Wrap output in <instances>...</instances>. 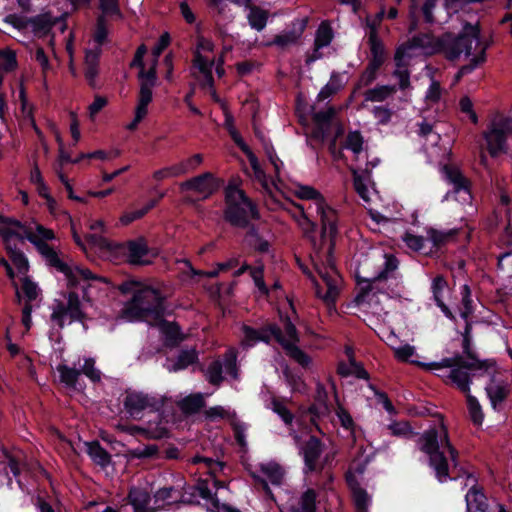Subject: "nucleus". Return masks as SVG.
<instances>
[{"label": "nucleus", "instance_id": "nucleus-6", "mask_svg": "<svg viewBox=\"0 0 512 512\" xmlns=\"http://www.w3.org/2000/svg\"><path fill=\"white\" fill-rule=\"evenodd\" d=\"M164 313V297L153 287L135 284L132 298L127 301L120 313V318L128 321H145L157 323Z\"/></svg>", "mask_w": 512, "mask_h": 512}, {"label": "nucleus", "instance_id": "nucleus-53", "mask_svg": "<svg viewBox=\"0 0 512 512\" xmlns=\"http://www.w3.org/2000/svg\"><path fill=\"white\" fill-rule=\"evenodd\" d=\"M341 88V84L339 81V77L337 75H332L329 82L320 90L318 93V100L324 101L329 98L331 95L335 94Z\"/></svg>", "mask_w": 512, "mask_h": 512}, {"label": "nucleus", "instance_id": "nucleus-20", "mask_svg": "<svg viewBox=\"0 0 512 512\" xmlns=\"http://www.w3.org/2000/svg\"><path fill=\"white\" fill-rule=\"evenodd\" d=\"M302 454L305 463V472L321 471L331 458V456L327 454L321 459L322 444L320 440L314 436L309 437L305 442L302 448Z\"/></svg>", "mask_w": 512, "mask_h": 512}, {"label": "nucleus", "instance_id": "nucleus-55", "mask_svg": "<svg viewBox=\"0 0 512 512\" xmlns=\"http://www.w3.org/2000/svg\"><path fill=\"white\" fill-rule=\"evenodd\" d=\"M368 44L372 55L369 62L382 65L385 60V48L382 40L369 42Z\"/></svg>", "mask_w": 512, "mask_h": 512}, {"label": "nucleus", "instance_id": "nucleus-12", "mask_svg": "<svg viewBox=\"0 0 512 512\" xmlns=\"http://www.w3.org/2000/svg\"><path fill=\"white\" fill-rule=\"evenodd\" d=\"M295 195L303 200H311L315 213L320 216L323 236L328 235L333 238L336 235V214L335 211L326 206L322 195L313 187L306 185H297Z\"/></svg>", "mask_w": 512, "mask_h": 512}, {"label": "nucleus", "instance_id": "nucleus-14", "mask_svg": "<svg viewBox=\"0 0 512 512\" xmlns=\"http://www.w3.org/2000/svg\"><path fill=\"white\" fill-rule=\"evenodd\" d=\"M464 486L469 490L466 494L467 512H506L503 505L493 502L490 505L482 489L477 485V478L469 472H464Z\"/></svg>", "mask_w": 512, "mask_h": 512}, {"label": "nucleus", "instance_id": "nucleus-63", "mask_svg": "<svg viewBox=\"0 0 512 512\" xmlns=\"http://www.w3.org/2000/svg\"><path fill=\"white\" fill-rule=\"evenodd\" d=\"M108 35V30L105 22V17L103 15L99 16L97 19L96 30L94 33V40L97 43V47L101 48V45L105 42Z\"/></svg>", "mask_w": 512, "mask_h": 512}, {"label": "nucleus", "instance_id": "nucleus-56", "mask_svg": "<svg viewBox=\"0 0 512 512\" xmlns=\"http://www.w3.org/2000/svg\"><path fill=\"white\" fill-rule=\"evenodd\" d=\"M395 65L396 68L393 75L398 79L400 89H407L410 86V72L408 66L401 63H395Z\"/></svg>", "mask_w": 512, "mask_h": 512}, {"label": "nucleus", "instance_id": "nucleus-35", "mask_svg": "<svg viewBox=\"0 0 512 512\" xmlns=\"http://www.w3.org/2000/svg\"><path fill=\"white\" fill-rule=\"evenodd\" d=\"M198 361V352L196 349H185L182 350L179 355L177 356V359L174 363L169 365L167 369L170 372H177L180 370H184L190 365L196 363Z\"/></svg>", "mask_w": 512, "mask_h": 512}, {"label": "nucleus", "instance_id": "nucleus-11", "mask_svg": "<svg viewBox=\"0 0 512 512\" xmlns=\"http://www.w3.org/2000/svg\"><path fill=\"white\" fill-rule=\"evenodd\" d=\"M225 218L234 226L246 227L250 219L259 218V214L243 190L229 185L226 189Z\"/></svg>", "mask_w": 512, "mask_h": 512}, {"label": "nucleus", "instance_id": "nucleus-1", "mask_svg": "<svg viewBox=\"0 0 512 512\" xmlns=\"http://www.w3.org/2000/svg\"><path fill=\"white\" fill-rule=\"evenodd\" d=\"M9 237L27 238L34 244L39 253L45 258L49 265L63 273L70 288L80 287L83 290L84 299L89 300L88 288L93 282H105V279L94 275L90 270L83 268L75 263H66L62 261L56 250L48 242L55 239V233L37 222H30L26 225L17 220H10L7 223Z\"/></svg>", "mask_w": 512, "mask_h": 512}, {"label": "nucleus", "instance_id": "nucleus-39", "mask_svg": "<svg viewBox=\"0 0 512 512\" xmlns=\"http://www.w3.org/2000/svg\"><path fill=\"white\" fill-rule=\"evenodd\" d=\"M205 405L204 395L202 393L191 394L179 402V407L186 414L198 412Z\"/></svg>", "mask_w": 512, "mask_h": 512}, {"label": "nucleus", "instance_id": "nucleus-42", "mask_svg": "<svg viewBox=\"0 0 512 512\" xmlns=\"http://www.w3.org/2000/svg\"><path fill=\"white\" fill-rule=\"evenodd\" d=\"M363 137L358 131L350 132L346 138V148L351 150L355 155L357 162L362 161L363 157Z\"/></svg>", "mask_w": 512, "mask_h": 512}, {"label": "nucleus", "instance_id": "nucleus-28", "mask_svg": "<svg viewBox=\"0 0 512 512\" xmlns=\"http://www.w3.org/2000/svg\"><path fill=\"white\" fill-rule=\"evenodd\" d=\"M129 500L137 512H154L153 498L142 488H132L129 492Z\"/></svg>", "mask_w": 512, "mask_h": 512}, {"label": "nucleus", "instance_id": "nucleus-26", "mask_svg": "<svg viewBox=\"0 0 512 512\" xmlns=\"http://www.w3.org/2000/svg\"><path fill=\"white\" fill-rule=\"evenodd\" d=\"M149 249L143 239L131 241L127 246V257L131 264L143 265L148 264L150 261L147 259Z\"/></svg>", "mask_w": 512, "mask_h": 512}, {"label": "nucleus", "instance_id": "nucleus-48", "mask_svg": "<svg viewBox=\"0 0 512 512\" xmlns=\"http://www.w3.org/2000/svg\"><path fill=\"white\" fill-rule=\"evenodd\" d=\"M394 351V355L397 360L401 362H411V363H417L418 365H421L425 368L426 364L417 362L412 359V357L416 354V349L414 346H411L409 344H404L397 347H392Z\"/></svg>", "mask_w": 512, "mask_h": 512}, {"label": "nucleus", "instance_id": "nucleus-17", "mask_svg": "<svg viewBox=\"0 0 512 512\" xmlns=\"http://www.w3.org/2000/svg\"><path fill=\"white\" fill-rule=\"evenodd\" d=\"M66 299V303L57 301L51 313V320L60 328H63L66 322L82 321L84 318L79 296L75 292H69Z\"/></svg>", "mask_w": 512, "mask_h": 512}, {"label": "nucleus", "instance_id": "nucleus-60", "mask_svg": "<svg viewBox=\"0 0 512 512\" xmlns=\"http://www.w3.org/2000/svg\"><path fill=\"white\" fill-rule=\"evenodd\" d=\"M225 126L231 135L234 142L237 144V146L245 153L246 151L250 150L249 146L244 142L239 132L236 130L233 124V119L231 116H227L225 120Z\"/></svg>", "mask_w": 512, "mask_h": 512}, {"label": "nucleus", "instance_id": "nucleus-2", "mask_svg": "<svg viewBox=\"0 0 512 512\" xmlns=\"http://www.w3.org/2000/svg\"><path fill=\"white\" fill-rule=\"evenodd\" d=\"M398 260L393 255H385L384 268L375 276L362 278L359 282L360 292L356 302L361 311L386 322L388 311L385 302L391 297L400 296V283L395 277Z\"/></svg>", "mask_w": 512, "mask_h": 512}, {"label": "nucleus", "instance_id": "nucleus-25", "mask_svg": "<svg viewBox=\"0 0 512 512\" xmlns=\"http://www.w3.org/2000/svg\"><path fill=\"white\" fill-rule=\"evenodd\" d=\"M60 20V18L53 17L50 13H42L29 18L28 22L35 36L44 37L49 34L52 27Z\"/></svg>", "mask_w": 512, "mask_h": 512}, {"label": "nucleus", "instance_id": "nucleus-58", "mask_svg": "<svg viewBox=\"0 0 512 512\" xmlns=\"http://www.w3.org/2000/svg\"><path fill=\"white\" fill-rule=\"evenodd\" d=\"M204 415L207 419L214 421L217 419H228L233 417L235 413L218 405L205 410Z\"/></svg>", "mask_w": 512, "mask_h": 512}, {"label": "nucleus", "instance_id": "nucleus-22", "mask_svg": "<svg viewBox=\"0 0 512 512\" xmlns=\"http://www.w3.org/2000/svg\"><path fill=\"white\" fill-rule=\"evenodd\" d=\"M445 179L453 185L454 193L458 194L464 202L471 201V194L467 186V180L461 172L451 166H444L442 169Z\"/></svg>", "mask_w": 512, "mask_h": 512}, {"label": "nucleus", "instance_id": "nucleus-15", "mask_svg": "<svg viewBox=\"0 0 512 512\" xmlns=\"http://www.w3.org/2000/svg\"><path fill=\"white\" fill-rule=\"evenodd\" d=\"M164 400L159 395H150L141 391L129 390L126 392L123 405L125 411L137 419L144 411H156L162 408Z\"/></svg>", "mask_w": 512, "mask_h": 512}, {"label": "nucleus", "instance_id": "nucleus-49", "mask_svg": "<svg viewBox=\"0 0 512 512\" xmlns=\"http://www.w3.org/2000/svg\"><path fill=\"white\" fill-rule=\"evenodd\" d=\"M402 240L410 250L414 252H424L426 239L420 235L411 232H405Z\"/></svg>", "mask_w": 512, "mask_h": 512}, {"label": "nucleus", "instance_id": "nucleus-18", "mask_svg": "<svg viewBox=\"0 0 512 512\" xmlns=\"http://www.w3.org/2000/svg\"><path fill=\"white\" fill-rule=\"evenodd\" d=\"M223 371L234 379L238 377L237 353L234 349H229L224 354L222 361L215 360L210 363L205 371V377L210 384L220 386L224 379L222 376Z\"/></svg>", "mask_w": 512, "mask_h": 512}, {"label": "nucleus", "instance_id": "nucleus-8", "mask_svg": "<svg viewBox=\"0 0 512 512\" xmlns=\"http://www.w3.org/2000/svg\"><path fill=\"white\" fill-rule=\"evenodd\" d=\"M331 250L332 245H329L325 252V261L319 252L312 256L314 268L318 275V279H313L316 295L328 306L334 305L342 287V278L333 264Z\"/></svg>", "mask_w": 512, "mask_h": 512}, {"label": "nucleus", "instance_id": "nucleus-34", "mask_svg": "<svg viewBox=\"0 0 512 512\" xmlns=\"http://www.w3.org/2000/svg\"><path fill=\"white\" fill-rule=\"evenodd\" d=\"M152 325H159L161 328V331L165 335L166 338V344L170 346H175L179 344L184 337L181 334L180 328L176 323L173 322H165L162 320V317L160 320H158L157 323H153Z\"/></svg>", "mask_w": 512, "mask_h": 512}, {"label": "nucleus", "instance_id": "nucleus-31", "mask_svg": "<svg viewBox=\"0 0 512 512\" xmlns=\"http://www.w3.org/2000/svg\"><path fill=\"white\" fill-rule=\"evenodd\" d=\"M447 289V281L443 276H436L431 284V290L433 293V298L437 304V306L442 310L446 317L450 319H454V315L451 310L447 307V305L443 301V294Z\"/></svg>", "mask_w": 512, "mask_h": 512}, {"label": "nucleus", "instance_id": "nucleus-9", "mask_svg": "<svg viewBox=\"0 0 512 512\" xmlns=\"http://www.w3.org/2000/svg\"><path fill=\"white\" fill-rule=\"evenodd\" d=\"M146 53L145 46H140L135 54L133 65L140 67L138 78L140 80V88L137 98V104L135 107L134 118L126 128L128 130H135L139 123L143 121L148 115V106L153 99V89L156 85V63L154 62L148 71L144 70L143 57Z\"/></svg>", "mask_w": 512, "mask_h": 512}, {"label": "nucleus", "instance_id": "nucleus-10", "mask_svg": "<svg viewBox=\"0 0 512 512\" xmlns=\"http://www.w3.org/2000/svg\"><path fill=\"white\" fill-rule=\"evenodd\" d=\"M214 43L203 36L197 37L196 48L194 51L193 76L200 82L203 88H207L211 97L218 101L217 93L214 89V79L212 75V67L214 58L210 57V53L214 52Z\"/></svg>", "mask_w": 512, "mask_h": 512}, {"label": "nucleus", "instance_id": "nucleus-64", "mask_svg": "<svg viewBox=\"0 0 512 512\" xmlns=\"http://www.w3.org/2000/svg\"><path fill=\"white\" fill-rule=\"evenodd\" d=\"M81 373L85 374L89 379L96 382L101 379V373L95 368V361L91 358L85 359L81 369Z\"/></svg>", "mask_w": 512, "mask_h": 512}, {"label": "nucleus", "instance_id": "nucleus-32", "mask_svg": "<svg viewBox=\"0 0 512 512\" xmlns=\"http://www.w3.org/2000/svg\"><path fill=\"white\" fill-rule=\"evenodd\" d=\"M0 232H1L3 238H4L5 242H6L8 253L10 255V258H11L13 264L16 266V268L20 272H26L28 270L27 258L25 257L23 252L18 250L16 247H12L11 246L10 242L12 241V239L14 237H9V238L6 237V235L8 233V227L1 228Z\"/></svg>", "mask_w": 512, "mask_h": 512}, {"label": "nucleus", "instance_id": "nucleus-30", "mask_svg": "<svg viewBox=\"0 0 512 512\" xmlns=\"http://www.w3.org/2000/svg\"><path fill=\"white\" fill-rule=\"evenodd\" d=\"M181 493L173 487H164L159 489L153 496V508L162 509L175 502H182Z\"/></svg>", "mask_w": 512, "mask_h": 512}, {"label": "nucleus", "instance_id": "nucleus-13", "mask_svg": "<svg viewBox=\"0 0 512 512\" xmlns=\"http://www.w3.org/2000/svg\"><path fill=\"white\" fill-rule=\"evenodd\" d=\"M358 163V167L352 169L354 189L365 202H369L373 187L371 172L379 165L380 159L364 152L362 161Z\"/></svg>", "mask_w": 512, "mask_h": 512}, {"label": "nucleus", "instance_id": "nucleus-61", "mask_svg": "<svg viewBox=\"0 0 512 512\" xmlns=\"http://www.w3.org/2000/svg\"><path fill=\"white\" fill-rule=\"evenodd\" d=\"M462 305L463 308L460 315L463 319L467 320L472 313L471 291L468 285H463L462 287Z\"/></svg>", "mask_w": 512, "mask_h": 512}, {"label": "nucleus", "instance_id": "nucleus-40", "mask_svg": "<svg viewBox=\"0 0 512 512\" xmlns=\"http://www.w3.org/2000/svg\"><path fill=\"white\" fill-rule=\"evenodd\" d=\"M416 44H414L413 38L409 40L407 43L400 45L394 55L395 63H401L409 66L410 60L416 55L415 51L417 50Z\"/></svg>", "mask_w": 512, "mask_h": 512}, {"label": "nucleus", "instance_id": "nucleus-41", "mask_svg": "<svg viewBox=\"0 0 512 512\" xmlns=\"http://www.w3.org/2000/svg\"><path fill=\"white\" fill-rule=\"evenodd\" d=\"M249 25L257 30L261 31L265 28L268 20V12L257 6H251L247 15Z\"/></svg>", "mask_w": 512, "mask_h": 512}, {"label": "nucleus", "instance_id": "nucleus-57", "mask_svg": "<svg viewBox=\"0 0 512 512\" xmlns=\"http://www.w3.org/2000/svg\"><path fill=\"white\" fill-rule=\"evenodd\" d=\"M99 7L103 16L122 17L118 0H99Z\"/></svg>", "mask_w": 512, "mask_h": 512}, {"label": "nucleus", "instance_id": "nucleus-7", "mask_svg": "<svg viewBox=\"0 0 512 512\" xmlns=\"http://www.w3.org/2000/svg\"><path fill=\"white\" fill-rule=\"evenodd\" d=\"M418 445L422 452L427 454L430 465L434 468L439 481H446L448 478V464L444 456L448 451L451 459L456 458V451L448 439V432L443 423L438 428H431L425 431L418 439Z\"/></svg>", "mask_w": 512, "mask_h": 512}, {"label": "nucleus", "instance_id": "nucleus-51", "mask_svg": "<svg viewBox=\"0 0 512 512\" xmlns=\"http://www.w3.org/2000/svg\"><path fill=\"white\" fill-rule=\"evenodd\" d=\"M159 449L156 445H146L127 451V457L137 459L154 458L158 455Z\"/></svg>", "mask_w": 512, "mask_h": 512}, {"label": "nucleus", "instance_id": "nucleus-3", "mask_svg": "<svg viewBox=\"0 0 512 512\" xmlns=\"http://www.w3.org/2000/svg\"><path fill=\"white\" fill-rule=\"evenodd\" d=\"M281 323L282 328L277 325H269L261 330L243 326V342L248 346H252L259 341L268 343L271 337H273L290 359L303 368H309L312 365V359L299 347L300 336L296 326L289 317H281Z\"/></svg>", "mask_w": 512, "mask_h": 512}, {"label": "nucleus", "instance_id": "nucleus-36", "mask_svg": "<svg viewBox=\"0 0 512 512\" xmlns=\"http://www.w3.org/2000/svg\"><path fill=\"white\" fill-rule=\"evenodd\" d=\"M245 154L249 160L255 179L261 184L265 191H267L268 193H272L273 183H270L268 181L264 171L262 170L259 164L256 155L252 152L251 149L246 151Z\"/></svg>", "mask_w": 512, "mask_h": 512}, {"label": "nucleus", "instance_id": "nucleus-33", "mask_svg": "<svg viewBox=\"0 0 512 512\" xmlns=\"http://www.w3.org/2000/svg\"><path fill=\"white\" fill-rule=\"evenodd\" d=\"M87 453L92 461L105 468L111 463V455L97 442H86Z\"/></svg>", "mask_w": 512, "mask_h": 512}, {"label": "nucleus", "instance_id": "nucleus-29", "mask_svg": "<svg viewBox=\"0 0 512 512\" xmlns=\"http://www.w3.org/2000/svg\"><path fill=\"white\" fill-rule=\"evenodd\" d=\"M489 379V383L486 385L487 395L494 407H496L497 403L502 402L506 395L507 389L503 383V381L499 380L496 377V367L494 366V373L491 376H485Z\"/></svg>", "mask_w": 512, "mask_h": 512}, {"label": "nucleus", "instance_id": "nucleus-21", "mask_svg": "<svg viewBox=\"0 0 512 512\" xmlns=\"http://www.w3.org/2000/svg\"><path fill=\"white\" fill-rule=\"evenodd\" d=\"M179 187L182 192L190 191L200 199H207L217 190L218 184L213 174L206 172L180 183Z\"/></svg>", "mask_w": 512, "mask_h": 512}, {"label": "nucleus", "instance_id": "nucleus-50", "mask_svg": "<svg viewBox=\"0 0 512 512\" xmlns=\"http://www.w3.org/2000/svg\"><path fill=\"white\" fill-rule=\"evenodd\" d=\"M316 498V491L307 489L299 499L300 512H316Z\"/></svg>", "mask_w": 512, "mask_h": 512}, {"label": "nucleus", "instance_id": "nucleus-52", "mask_svg": "<svg viewBox=\"0 0 512 512\" xmlns=\"http://www.w3.org/2000/svg\"><path fill=\"white\" fill-rule=\"evenodd\" d=\"M200 496L206 500L211 501L213 506L217 509V512H240L238 509L232 508L226 504H219L211 489H209L207 486H200Z\"/></svg>", "mask_w": 512, "mask_h": 512}, {"label": "nucleus", "instance_id": "nucleus-24", "mask_svg": "<svg viewBox=\"0 0 512 512\" xmlns=\"http://www.w3.org/2000/svg\"><path fill=\"white\" fill-rule=\"evenodd\" d=\"M333 39V32L331 27L323 22L320 24L316 31L315 41H314V51L311 55H309L306 59L307 63H311L321 58L320 49L328 46Z\"/></svg>", "mask_w": 512, "mask_h": 512}, {"label": "nucleus", "instance_id": "nucleus-46", "mask_svg": "<svg viewBox=\"0 0 512 512\" xmlns=\"http://www.w3.org/2000/svg\"><path fill=\"white\" fill-rule=\"evenodd\" d=\"M349 485L352 489L354 502L358 509L364 510L368 506L369 496L367 492L362 489L355 481H353L350 477H347Z\"/></svg>", "mask_w": 512, "mask_h": 512}, {"label": "nucleus", "instance_id": "nucleus-5", "mask_svg": "<svg viewBox=\"0 0 512 512\" xmlns=\"http://www.w3.org/2000/svg\"><path fill=\"white\" fill-rule=\"evenodd\" d=\"M486 47L480 42V30L478 25L465 24L458 35L445 34L444 56L450 61H456L473 56L470 63L462 66L457 79L472 72L479 64L485 61Z\"/></svg>", "mask_w": 512, "mask_h": 512}, {"label": "nucleus", "instance_id": "nucleus-27", "mask_svg": "<svg viewBox=\"0 0 512 512\" xmlns=\"http://www.w3.org/2000/svg\"><path fill=\"white\" fill-rule=\"evenodd\" d=\"M262 476L256 478L262 483L263 487L267 489L268 482L273 485H280L284 478L283 469L276 463H267L261 465Z\"/></svg>", "mask_w": 512, "mask_h": 512}, {"label": "nucleus", "instance_id": "nucleus-37", "mask_svg": "<svg viewBox=\"0 0 512 512\" xmlns=\"http://www.w3.org/2000/svg\"><path fill=\"white\" fill-rule=\"evenodd\" d=\"M59 374V380L68 388H76L77 381L81 375V370L70 367L66 364H59L56 367Z\"/></svg>", "mask_w": 512, "mask_h": 512}, {"label": "nucleus", "instance_id": "nucleus-16", "mask_svg": "<svg viewBox=\"0 0 512 512\" xmlns=\"http://www.w3.org/2000/svg\"><path fill=\"white\" fill-rule=\"evenodd\" d=\"M512 134V118L499 117L484 133L487 149L492 157L506 152V137Z\"/></svg>", "mask_w": 512, "mask_h": 512}, {"label": "nucleus", "instance_id": "nucleus-4", "mask_svg": "<svg viewBox=\"0 0 512 512\" xmlns=\"http://www.w3.org/2000/svg\"><path fill=\"white\" fill-rule=\"evenodd\" d=\"M469 331L470 324L467 323L464 337V350L467 353L469 360H464L462 356H456L453 358H445L440 362H433L425 365L426 370L450 368L449 373L442 376L447 377L448 380L463 393L470 392L471 378L491 376L494 373L493 362L480 361L469 353Z\"/></svg>", "mask_w": 512, "mask_h": 512}, {"label": "nucleus", "instance_id": "nucleus-23", "mask_svg": "<svg viewBox=\"0 0 512 512\" xmlns=\"http://www.w3.org/2000/svg\"><path fill=\"white\" fill-rule=\"evenodd\" d=\"M414 44L425 55H433L436 53L444 54L445 34L441 37H434L429 34H423L413 37Z\"/></svg>", "mask_w": 512, "mask_h": 512}, {"label": "nucleus", "instance_id": "nucleus-44", "mask_svg": "<svg viewBox=\"0 0 512 512\" xmlns=\"http://www.w3.org/2000/svg\"><path fill=\"white\" fill-rule=\"evenodd\" d=\"M300 208V215L296 218V221L300 228L303 230V232L308 235L309 233H312L315 230V224L310 219V217L313 216V213L315 210L313 209L312 205H308L306 209L299 206Z\"/></svg>", "mask_w": 512, "mask_h": 512}, {"label": "nucleus", "instance_id": "nucleus-62", "mask_svg": "<svg viewBox=\"0 0 512 512\" xmlns=\"http://www.w3.org/2000/svg\"><path fill=\"white\" fill-rule=\"evenodd\" d=\"M22 292L27 298V303L36 300L40 294L37 284L32 282L29 278L23 279Z\"/></svg>", "mask_w": 512, "mask_h": 512}, {"label": "nucleus", "instance_id": "nucleus-59", "mask_svg": "<svg viewBox=\"0 0 512 512\" xmlns=\"http://www.w3.org/2000/svg\"><path fill=\"white\" fill-rule=\"evenodd\" d=\"M391 434L398 437H409L413 434L411 426L406 421H394L388 425Z\"/></svg>", "mask_w": 512, "mask_h": 512}, {"label": "nucleus", "instance_id": "nucleus-19", "mask_svg": "<svg viewBox=\"0 0 512 512\" xmlns=\"http://www.w3.org/2000/svg\"><path fill=\"white\" fill-rule=\"evenodd\" d=\"M202 162L203 156L201 154H194L187 159L154 171L152 177L158 182L180 177L196 170L202 164Z\"/></svg>", "mask_w": 512, "mask_h": 512}, {"label": "nucleus", "instance_id": "nucleus-43", "mask_svg": "<svg viewBox=\"0 0 512 512\" xmlns=\"http://www.w3.org/2000/svg\"><path fill=\"white\" fill-rule=\"evenodd\" d=\"M157 200H150L144 207L132 211L124 212L119 221L122 225L126 226L135 220L142 218L149 210L155 207Z\"/></svg>", "mask_w": 512, "mask_h": 512}, {"label": "nucleus", "instance_id": "nucleus-54", "mask_svg": "<svg viewBox=\"0 0 512 512\" xmlns=\"http://www.w3.org/2000/svg\"><path fill=\"white\" fill-rule=\"evenodd\" d=\"M380 67L381 65L369 62L368 66L366 67V69L363 71L359 78L358 86L366 87L370 85L376 79L377 71Z\"/></svg>", "mask_w": 512, "mask_h": 512}, {"label": "nucleus", "instance_id": "nucleus-38", "mask_svg": "<svg viewBox=\"0 0 512 512\" xmlns=\"http://www.w3.org/2000/svg\"><path fill=\"white\" fill-rule=\"evenodd\" d=\"M395 92V86L380 85L365 91L364 98L366 101L370 102H382L391 97Z\"/></svg>", "mask_w": 512, "mask_h": 512}, {"label": "nucleus", "instance_id": "nucleus-47", "mask_svg": "<svg viewBox=\"0 0 512 512\" xmlns=\"http://www.w3.org/2000/svg\"><path fill=\"white\" fill-rule=\"evenodd\" d=\"M467 398V406L469 411V416L472 422L475 425H481L484 419V415L481 409L480 404L477 399L470 394V392L465 393Z\"/></svg>", "mask_w": 512, "mask_h": 512}, {"label": "nucleus", "instance_id": "nucleus-45", "mask_svg": "<svg viewBox=\"0 0 512 512\" xmlns=\"http://www.w3.org/2000/svg\"><path fill=\"white\" fill-rule=\"evenodd\" d=\"M192 463L194 464H202L204 468L207 469V473L210 476V479L217 477V475L223 470L224 463L215 461L212 458L195 456L192 459Z\"/></svg>", "mask_w": 512, "mask_h": 512}]
</instances>
